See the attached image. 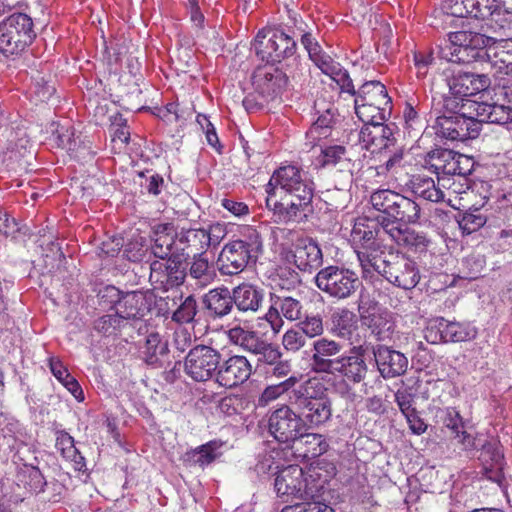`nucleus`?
<instances>
[{
	"instance_id": "f257e3e1",
	"label": "nucleus",
	"mask_w": 512,
	"mask_h": 512,
	"mask_svg": "<svg viewBox=\"0 0 512 512\" xmlns=\"http://www.w3.org/2000/svg\"><path fill=\"white\" fill-rule=\"evenodd\" d=\"M315 183L295 165L275 170L267 184L266 205L281 222H302L313 212Z\"/></svg>"
},
{
	"instance_id": "f03ea898",
	"label": "nucleus",
	"mask_w": 512,
	"mask_h": 512,
	"mask_svg": "<svg viewBox=\"0 0 512 512\" xmlns=\"http://www.w3.org/2000/svg\"><path fill=\"white\" fill-rule=\"evenodd\" d=\"M209 248L206 229H182L175 232L171 224L155 227L151 252L156 258H165L172 253L184 256H200Z\"/></svg>"
},
{
	"instance_id": "7ed1b4c3",
	"label": "nucleus",
	"mask_w": 512,
	"mask_h": 512,
	"mask_svg": "<svg viewBox=\"0 0 512 512\" xmlns=\"http://www.w3.org/2000/svg\"><path fill=\"white\" fill-rule=\"evenodd\" d=\"M262 248L259 232L252 227H245L239 239L223 247L217 261L220 273L226 276L241 273L250 263L256 262Z\"/></svg>"
},
{
	"instance_id": "20e7f679",
	"label": "nucleus",
	"mask_w": 512,
	"mask_h": 512,
	"mask_svg": "<svg viewBox=\"0 0 512 512\" xmlns=\"http://www.w3.org/2000/svg\"><path fill=\"white\" fill-rule=\"evenodd\" d=\"M489 38L472 31H456L448 34L445 47H441V57L450 62L472 63L483 61L488 56L486 46Z\"/></svg>"
},
{
	"instance_id": "39448f33",
	"label": "nucleus",
	"mask_w": 512,
	"mask_h": 512,
	"mask_svg": "<svg viewBox=\"0 0 512 512\" xmlns=\"http://www.w3.org/2000/svg\"><path fill=\"white\" fill-rule=\"evenodd\" d=\"M451 98H443L436 101L433 99L431 117H434V128L441 137L449 140L465 141L469 139L466 131V115L464 104Z\"/></svg>"
},
{
	"instance_id": "423d86ee",
	"label": "nucleus",
	"mask_w": 512,
	"mask_h": 512,
	"mask_svg": "<svg viewBox=\"0 0 512 512\" xmlns=\"http://www.w3.org/2000/svg\"><path fill=\"white\" fill-rule=\"evenodd\" d=\"M323 476L321 469L310 468L306 473L298 465H289L277 473L274 487L278 497L288 501V497L301 500L309 491L318 489L315 484Z\"/></svg>"
},
{
	"instance_id": "0eeeda50",
	"label": "nucleus",
	"mask_w": 512,
	"mask_h": 512,
	"mask_svg": "<svg viewBox=\"0 0 512 512\" xmlns=\"http://www.w3.org/2000/svg\"><path fill=\"white\" fill-rule=\"evenodd\" d=\"M33 37L32 19L24 13H14L0 23V52L7 56L19 54Z\"/></svg>"
},
{
	"instance_id": "6e6552de",
	"label": "nucleus",
	"mask_w": 512,
	"mask_h": 512,
	"mask_svg": "<svg viewBox=\"0 0 512 512\" xmlns=\"http://www.w3.org/2000/svg\"><path fill=\"white\" fill-rule=\"evenodd\" d=\"M358 312L362 326L366 327L377 341L392 339L396 328L392 312L380 307L374 300L364 297L359 301Z\"/></svg>"
},
{
	"instance_id": "1a4fd4ad",
	"label": "nucleus",
	"mask_w": 512,
	"mask_h": 512,
	"mask_svg": "<svg viewBox=\"0 0 512 512\" xmlns=\"http://www.w3.org/2000/svg\"><path fill=\"white\" fill-rule=\"evenodd\" d=\"M315 282L321 291L338 300L349 298L360 284L353 271L333 265L321 269Z\"/></svg>"
},
{
	"instance_id": "9d476101",
	"label": "nucleus",
	"mask_w": 512,
	"mask_h": 512,
	"mask_svg": "<svg viewBox=\"0 0 512 512\" xmlns=\"http://www.w3.org/2000/svg\"><path fill=\"white\" fill-rule=\"evenodd\" d=\"M220 352L207 345H196L191 348L185 357L184 369L193 380L205 382L214 379L216 382Z\"/></svg>"
},
{
	"instance_id": "9b49d317",
	"label": "nucleus",
	"mask_w": 512,
	"mask_h": 512,
	"mask_svg": "<svg viewBox=\"0 0 512 512\" xmlns=\"http://www.w3.org/2000/svg\"><path fill=\"white\" fill-rule=\"evenodd\" d=\"M476 334L475 328L442 317L430 320L424 331L426 341L431 344L468 341L474 339Z\"/></svg>"
},
{
	"instance_id": "f8f14e48",
	"label": "nucleus",
	"mask_w": 512,
	"mask_h": 512,
	"mask_svg": "<svg viewBox=\"0 0 512 512\" xmlns=\"http://www.w3.org/2000/svg\"><path fill=\"white\" fill-rule=\"evenodd\" d=\"M268 427L270 434L281 443L298 440L301 431L304 430L302 418L287 405H283L271 413Z\"/></svg>"
},
{
	"instance_id": "ddd939ff",
	"label": "nucleus",
	"mask_w": 512,
	"mask_h": 512,
	"mask_svg": "<svg viewBox=\"0 0 512 512\" xmlns=\"http://www.w3.org/2000/svg\"><path fill=\"white\" fill-rule=\"evenodd\" d=\"M381 275L393 285L405 290L414 288L420 280L416 263L400 253H389V259Z\"/></svg>"
},
{
	"instance_id": "4468645a",
	"label": "nucleus",
	"mask_w": 512,
	"mask_h": 512,
	"mask_svg": "<svg viewBox=\"0 0 512 512\" xmlns=\"http://www.w3.org/2000/svg\"><path fill=\"white\" fill-rule=\"evenodd\" d=\"M150 265V280L164 290L183 284L186 274L182 269L183 257L172 253L165 258H158Z\"/></svg>"
},
{
	"instance_id": "2eb2a0df",
	"label": "nucleus",
	"mask_w": 512,
	"mask_h": 512,
	"mask_svg": "<svg viewBox=\"0 0 512 512\" xmlns=\"http://www.w3.org/2000/svg\"><path fill=\"white\" fill-rule=\"evenodd\" d=\"M343 349L341 343L321 337L312 344L311 369L316 373L335 374L336 365L339 362Z\"/></svg>"
},
{
	"instance_id": "dca6fc26",
	"label": "nucleus",
	"mask_w": 512,
	"mask_h": 512,
	"mask_svg": "<svg viewBox=\"0 0 512 512\" xmlns=\"http://www.w3.org/2000/svg\"><path fill=\"white\" fill-rule=\"evenodd\" d=\"M285 260L301 271L318 269L323 263V255L318 244L311 238H299L293 248L285 253Z\"/></svg>"
},
{
	"instance_id": "f3484780",
	"label": "nucleus",
	"mask_w": 512,
	"mask_h": 512,
	"mask_svg": "<svg viewBox=\"0 0 512 512\" xmlns=\"http://www.w3.org/2000/svg\"><path fill=\"white\" fill-rule=\"evenodd\" d=\"M447 85L451 95L450 98L463 104V102L472 101L468 97L485 91L490 85V80L484 74L477 75L459 72L448 78Z\"/></svg>"
},
{
	"instance_id": "a211bd4d",
	"label": "nucleus",
	"mask_w": 512,
	"mask_h": 512,
	"mask_svg": "<svg viewBox=\"0 0 512 512\" xmlns=\"http://www.w3.org/2000/svg\"><path fill=\"white\" fill-rule=\"evenodd\" d=\"M251 374L252 365L248 359L242 355H233L219 362L216 383L224 388H234L247 381Z\"/></svg>"
},
{
	"instance_id": "6ab92c4d",
	"label": "nucleus",
	"mask_w": 512,
	"mask_h": 512,
	"mask_svg": "<svg viewBox=\"0 0 512 512\" xmlns=\"http://www.w3.org/2000/svg\"><path fill=\"white\" fill-rule=\"evenodd\" d=\"M372 353L383 378H395L407 371L408 359L403 353L382 344L373 346Z\"/></svg>"
},
{
	"instance_id": "aec40b11",
	"label": "nucleus",
	"mask_w": 512,
	"mask_h": 512,
	"mask_svg": "<svg viewBox=\"0 0 512 512\" xmlns=\"http://www.w3.org/2000/svg\"><path fill=\"white\" fill-rule=\"evenodd\" d=\"M463 157L448 149H435L427 154L424 166L439 177L449 178L464 175L466 171L460 166Z\"/></svg>"
},
{
	"instance_id": "412c9836",
	"label": "nucleus",
	"mask_w": 512,
	"mask_h": 512,
	"mask_svg": "<svg viewBox=\"0 0 512 512\" xmlns=\"http://www.w3.org/2000/svg\"><path fill=\"white\" fill-rule=\"evenodd\" d=\"M479 460L482 464V474L486 479L504 487L505 476L503 473V453L500 444L496 440L482 444Z\"/></svg>"
},
{
	"instance_id": "4be33fe9",
	"label": "nucleus",
	"mask_w": 512,
	"mask_h": 512,
	"mask_svg": "<svg viewBox=\"0 0 512 512\" xmlns=\"http://www.w3.org/2000/svg\"><path fill=\"white\" fill-rule=\"evenodd\" d=\"M358 138L362 147L372 153L386 152L396 143L392 129L384 123L364 125L358 133Z\"/></svg>"
},
{
	"instance_id": "5701e85b",
	"label": "nucleus",
	"mask_w": 512,
	"mask_h": 512,
	"mask_svg": "<svg viewBox=\"0 0 512 512\" xmlns=\"http://www.w3.org/2000/svg\"><path fill=\"white\" fill-rule=\"evenodd\" d=\"M363 346H353L349 355H341L335 373H339L349 382L360 383L366 377L368 366L364 359Z\"/></svg>"
},
{
	"instance_id": "b1692460",
	"label": "nucleus",
	"mask_w": 512,
	"mask_h": 512,
	"mask_svg": "<svg viewBox=\"0 0 512 512\" xmlns=\"http://www.w3.org/2000/svg\"><path fill=\"white\" fill-rule=\"evenodd\" d=\"M463 108L472 110L471 114L476 115L478 120L485 123L504 125L512 121V108L505 103L468 101Z\"/></svg>"
},
{
	"instance_id": "393cba45",
	"label": "nucleus",
	"mask_w": 512,
	"mask_h": 512,
	"mask_svg": "<svg viewBox=\"0 0 512 512\" xmlns=\"http://www.w3.org/2000/svg\"><path fill=\"white\" fill-rule=\"evenodd\" d=\"M287 83V76L273 66L258 68L253 75V84L256 90L266 97L278 95L285 89Z\"/></svg>"
},
{
	"instance_id": "a878e982",
	"label": "nucleus",
	"mask_w": 512,
	"mask_h": 512,
	"mask_svg": "<svg viewBox=\"0 0 512 512\" xmlns=\"http://www.w3.org/2000/svg\"><path fill=\"white\" fill-rule=\"evenodd\" d=\"M450 179L445 177L437 178V183L431 177L425 175L413 176L410 180L411 191L418 197L430 201L441 202L445 198L443 189L448 188Z\"/></svg>"
},
{
	"instance_id": "bb28decb",
	"label": "nucleus",
	"mask_w": 512,
	"mask_h": 512,
	"mask_svg": "<svg viewBox=\"0 0 512 512\" xmlns=\"http://www.w3.org/2000/svg\"><path fill=\"white\" fill-rule=\"evenodd\" d=\"M383 241L379 240L371 246L361 247V250L356 253L364 278L373 277L374 272L381 274L386 267L389 255L384 256L385 246L382 243Z\"/></svg>"
},
{
	"instance_id": "cd10ccee",
	"label": "nucleus",
	"mask_w": 512,
	"mask_h": 512,
	"mask_svg": "<svg viewBox=\"0 0 512 512\" xmlns=\"http://www.w3.org/2000/svg\"><path fill=\"white\" fill-rule=\"evenodd\" d=\"M326 399H330L327 394V388L323 380L316 376L310 377L297 388L293 389L290 395V402L294 406Z\"/></svg>"
},
{
	"instance_id": "c85d7f7f",
	"label": "nucleus",
	"mask_w": 512,
	"mask_h": 512,
	"mask_svg": "<svg viewBox=\"0 0 512 512\" xmlns=\"http://www.w3.org/2000/svg\"><path fill=\"white\" fill-rule=\"evenodd\" d=\"M203 304L210 317L213 319L223 318L234 307L232 292L223 286L211 289L204 295Z\"/></svg>"
},
{
	"instance_id": "c756f323",
	"label": "nucleus",
	"mask_w": 512,
	"mask_h": 512,
	"mask_svg": "<svg viewBox=\"0 0 512 512\" xmlns=\"http://www.w3.org/2000/svg\"><path fill=\"white\" fill-rule=\"evenodd\" d=\"M234 305L242 312H256L262 306L264 292L252 284H240L232 290Z\"/></svg>"
},
{
	"instance_id": "7c9ffc66",
	"label": "nucleus",
	"mask_w": 512,
	"mask_h": 512,
	"mask_svg": "<svg viewBox=\"0 0 512 512\" xmlns=\"http://www.w3.org/2000/svg\"><path fill=\"white\" fill-rule=\"evenodd\" d=\"M147 310L146 299L141 292L126 293L115 304V311L123 323L142 318Z\"/></svg>"
},
{
	"instance_id": "2f4dec72",
	"label": "nucleus",
	"mask_w": 512,
	"mask_h": 512,
	"mask_svg": "<svg viewBox=\"0 0 512 512\" xmlns=\"http://www.w3.org/2000/svg\"><path fill=\"white\" fill-rule=\"evenodd\" d=\"M381 232H385L387 237L398 245L421 248L426 247L428 244V240L424 234L407 227L403 228L400 224L395 222L384 221L383 230Z\"/></svg>"
},
{
	"instance_id": "473e14b6",
	"label": "nucleus",
	"mask_w": 512,
	"mask_h": 512,
	"mask_svg": "<svg viewBox=\"0 0 512 512\" xmlns=\"http://www.w3.org/2000/svg\"><path fill=\"white\" fill-rule=\"evenodd\" d=\"M295 407L299 411L302 423L304 425L308 424L311 427H318L326 423L332 416V402L330 399Z\"/></svg>"
},
{
	"instance_id": "72a5a7b5",
	"label": "nucleus",
	"mask_w": 512,
	"mask_h": 512,
	"mask_svg": "<svg viewBox=\"0 0 512 512\" xmlns=\"http://www.w3.org/2000/svg\"><path fill=\"white\" fill-rule=\"evenodd\" d=\"M315 486L318 488L316 491H310V495H305L301 501L306 512H335L329 504L331 492L327 480V476L323 475Z\"/></svg>"
},
{
	"instance_id": "f704fd0d",
	"label": "nucleus",
	"mask_w": 512,
	"mask_h": 512,
	"mask_svg": "<svg viewBox=\"0 0 512 512\" xmlns=\"http://www.w3.org/2000/svg\"><path fill=\"white\" fill-rule=\"evenodd\" d=\"M383 230V222H380V227L373 230L366 219H358L351 231V241L356 253L361 250V247L371 246L379 240H385L387 234L381 232Z\"/></svg>"
},
{
	"instance_id": "c9c22d12",
	"label": "nucleus",
	"mask_w": 512,
	"mask_h": 512,
	"mask_svg": "<svg viewBox=\"0 0 512 512\" xmlns=\"http://www.w3.org/2000/svg\"><path fill=\"white\" fill-rule=\"evenodd\" d=\"M420 212V206L414 200L399 193L389 219L383 218L381 222L415 224L420 218Z\"/></svg>"
},
{
	"instance_id": "e433bc0d",
	"label": "nucleus",
	"mask_w": 512,
	"mask_h": 512,
	"mask_svg": "<svg viewBox=\"0 0 512 512\" xmlns=\"http://www.w3.org/2000/svg\"><path fill=\"white\" fill-rule=\"evenodd\" d=\"M330 321L331 332L343 339H350L358 329L356 314L348 308L335 309L331 314Z\"/></svg>"
},
{
	"instance_id": "4c0bfd02",
	"label": "nucleus",
	"mask_w": 512,
	"mask_h": 512,
	"mask_svg": "<svg viewBox=\"0 0 512 512\" xmlns=\"http://www.w3.org/2000/svg\"><path fill=\"white\" fill-rule=\"evenodd\" d=\"M353 95H356L355 103H373L383 106L391 104L386 87L375 80L365 82Z\"/></svg>"
},
{
	"instance_id": "58836bf2",
	"label": "nucleus",
	"mask_w": 512,
	"mask_h": 512,
	"mask_svg": "<svg viewBox=\"0 0 512 512\" xmlns=\"http://www.w3.org/2000/svg\"><path fill=\"white\" fill-rule=\"evenodd\" d=\"M168 343L156 332L148 334L142 347V355L149 365H162L163 359L168 354Z\"/></svg>"
},
{
	"instance_id": "ea45409f",
	"label": "nucleus",
	"mask_w": 512,
	"mask_h": 512,
	"mask_svg": "<svg viewBox=\"0 0 512 512\" xmlns=\"http://www.w3.org/2000/svg\"><path fill=\"white\" fill-rule=\"evenodd\" d=\"M227 336L233 344L252 354H255L266 341L257 332L244 329L239 325L230 328Z\"/></svg>"
},
{
	"instance_id": "a19ab883",
	"label": "nucleus",
	"mask_w": 512,
	"mask_h": 512,
	"mask_svg": "<svg viewBox=\"0 0 512 512\" xmlns=\"http://www.w3.org/2000/svg\"><path fill=\"white\" fill-rule=\"evenodd\" d=\"M317 66L324 74L328 75L333 81H335L342 91L350 94L355 93L354 86L348 72L339 63L334 62L326 56L318 62Z\"/></svg>"
},
{
	"instance_id": "79ce46f5",
	"label": "nucleus",
	"mask_w": 512,
	"mask_h": 512,
	"mask_svg": "<svg viewBox=\"0 0 512 512\" xmlns=\"http://www.w3.org/2000/svg\"><path fill=\"white\" fill-rule=\"evenodd\" d=\"M392 106L373 104V103H355V112L364 125L382 124L390 116Z\"/></svg>"
},
{
	"instance_id": "37998d69",
	"label": "nucleus",
	"mask_w": 512,
	"mask_h": 512,
	"mask_svg": "<svg viewBox=\"0 0 512 512\" xmlns=\"http://www.w3.org/2000/svg\"><path fill=\"white\" fill-rule=\"evenodd\" d=\"M189 276L197 281L198 286L206 287L213 282L216 274L210 266L208 259L204 255H200L193 256Z\"/></svg>"
},
{
	"instance_id": "c03bdc74",
	"label": "nucleus",
	"mask_w": 512,
	"mask_h": 512,
	"mask_svg": "<svg viewBox=\"0 0 512 512\" xmlns=\"http://www.w3.org/2000/svg\"><path fill=\"white\" fill-rule=\"evenodd\" d=\"M52 134L58 147L65 149L69 153H78L80 149V137L75 136L73 127L65 124H57L55 130H52Z\"/></svg>"
},
{
	"instance_id": "a18cd8bd",
	"label": "nucleus",
	"mask_w": 512,
	"mask_h": 512,
	"mask_svg": "<svg viewBox=\"0 0 512 512\" xmlns=\"http://www.w3.org/2000/svg\"><path fill=\"white\" fill-rule=\"evenodd\" d=\"M256 55L263 61L276 62V47L274 44L273 31H259L253 43Z\"/></svg>"
},
{
	"instance_id": "49530a36",
	"label": "nucleus",
	"mask_w": 512,
	"mask_h": 512,
	"mask_svg": "<svg viewBox=\"0 0 512 512\" xmlns=\"http://www.w3.org/2000/svg\"><path fill=\"white\" fill-rule=\"evenodd\" d=\"M399 193L390 189H379L370 195V204L372 207L382 212L389 219L391 212L394 208V204L398 200Z\"/></svg>"
},
{
	"instance_id": "de8ad7c7",
	"label": "nucleus",
	"mask_w": 512,
	"mask_h": 512,
	"mask_svg": "<svg viewBox=\"0 0 512 512\" xmlns=\"http://www.w3.org/2000/svg\"><path fill=\"white\" fill-rule=\"evenodd\" d=\"M272 296L283 317L290 321L301 319L303 306L298 299L278 294H272Z\"/></svg>"
},
{
	"instance_id": "09e8293b",
	"label": "nucleus",
	"mask_w": 512,
	"mask_h": 512,
	"mask_svg": "<svg viewBox=\"0 0 512 512\" xmlns=\"http://www.w3.org/2000/svg\"><path fill=\"white\" fill-rule=\"evenodd\" d=\"M297 441L300 445L306 447V456L318 457L328 449V443L321 434L303 433V431H301V435H299Z\"/></svg>"
},
{
	"instance_id": "8fccbe9b",
	"label": "nucleus",
	"mask_w": 512,
	"mask_h": 512,
	"mask_svg": "<svg viewBox=\"0 0 512 512\" xmlns=\"http://www.w3.org/2000/svg\"><path fill=\"white\" fill-rule=\"evenodd\" d=\"M297 382L298 378L296 376H290L280 383L267 386L259 398V403L261 405H267L269 402L278 399L293 388Z\"/></svg>"
},
{
	"instance_id": "3c124183",
	"label": "nucleus",
	"mask_w": 512,
	"mask_h": 512,
	"mask_svg": "<svg viewBox=\"0 0 512 512\" xmlns=\"http://www.w3.org/2000/svg\"><path fill=\"white\" fill-rule=\"evenodd\" d=\"M506 51L495 53L493 58L488 54L484 60L486 65L490 67L494 77L501 75H509L512 73V60Z\"/></svg>"
},
{
	"instance_id": "603ef678",
	"label": "nucleus",
	"mask_w": 512,
	"mask_h": 512,
	"mask_svg": "<svg viewBox=\"0 0 512 512\" xmlns=\"http://www.w3.org/2000/svg\"><path fill=\"white\" fill-rule=\"evenodd\" d=\"M221 447L222 443L218 441H210L209 443L200 446L193 452L194 461L200 466L210 464L221 456Z\"/></svg>"
},
{
	"instance_id": "864d4df0",
	"label": "nucleus",
	"mask_w": 512,
	"mask_h": 512,
	"mask_svg": "<svg viewBox=\"0 0 512 512\" xmlns=\"http://www.w3.org/2000/svg\"><path fill=\"white\" fill-rule=\"evenodd\" d=\"M274 44L276 47L275 58L276 62H280L282 59L292 56L296 49V42L289 35L282 31H273Z\"/></svg>"
},
{
	"instance_id": "5fc2aeb1",
	"label": "nucleus",
	"mask_w": 512,
	"mask_h": 512,
	"mask_svg": "<svg viewBox=\"0 0 512 512\" xmlns=\"http://www.w3.org/2000/svg\"><path fill=\"white\" fill-rule=\"evenodd\" d=\"M301 280L299 274L288 268H279L273 278L274 289L291 291L295 289Z\"/></svg>"
},
{
	"instance_id": "6e6d98bb",
	"label": "nucleus",
	"mask_w": 512,
	"mask_h": 512,
	"mask_svg": "<svg viewBox=\"0 0 512 512\" xmlns=\"http://www.w3.org/2000/svg\"><path fill=\"white\" fill-rule=\"evenodd\" d=\"M487 219L478 209L464 213L458 220L459 228L464 234H471L486 223Z\"/></svg>"
},
{
	"instance_id": "4d7b16f0",
	"label": "nucleus",
	"mask_w": 512,
	"mask_h": 512,
	"mask_svg": "<svg viewBox=\"0 0 512 512\" xmlns=\"http://www.w3.org/2000/svg\"><path fill=\"white\" fill-rule=\"evenodd\" d=\"M346 160V149L343 146H329L321 150L317 161L321 167L335 166L336 164Z\"/></svg>"
},
{
	"instance_id": "13d9d810",
	"label": "nucleus",
	"mask_w": 512,
	"mask_h": 512,
	"mask_svg": "<svg viewBox=\"0 0 512 512\" xmlns=\"http://www.w3.org/2000/svg\"><path fill=\"white\" fill-rule=\"evenodd\" d=\"M197 314V302L193 296H188L172 315V320L178 323H190Z\"/></svg>"
},
{
	"instance_id": "bf43d9fd",
	"label": "nucleus",
	"mask_w": 512,
	"mask_h": 512,
	"mask_svg": "<svg viewBox=\"0 0 512 512\" xmlns=\"http://www.w3.org/2000/svg\"><path fill=\"white\" fill-rule=\"evenodd\" d=\"M475 11L474 18L489 19L500 14L502 8L501 0H474Z\"/></svg>"
},
{
	"instance_id": "052dcab7",
	"label": "nucleus",
	"mask_w": 512,
	"mask_h": 512,
	"mask_svg": "<svg viewBox=\"0 0 512 512\" xmlns=\"http://www.w3.org/2000/svg\"><path fill=\"white\" fill-rule=\"evenodd\" d=\"M333 124V116L327 110V114L321 115L312 124L308 131V135L313 139L327 138L330 135V129Z\"/></svg>"
},
{
	"instance_id": "680f3d73",
	"label": "nucleus",
	"mask_w": 512,
	"mask_h": 512,
	"mask_svg": "<svg viewBox=\"0 0 512 512\" xmlns=\"http://www.w3.org/2000/svg\"><path fill=\"white\" fill-rule=\"evenodd\" d=\"M299 328L309 338L321 336L324 332L323 319L320 315H308L299 323Z\"/></svg>"
},
{
	"instance_id": "e2e57ef3",
	"label": "nucleus",
	"mask_w": 512,
	"mask_h": 512,
	"mask_svg": "<svg viewBox=\"0 0 512 512\" xmlns=\"http://www.w3.org/2000/svg\"><path fill=\"white\" fill-rule=\"evenodd\" d=\"M257 357V365H268L275 364L282 356L279 348L267 341L259 348L254 354Z\"/></svg>"
},
{
	"instance_id": "0e129e2a",
	"label": "nucleus",
	"mask_w": 512,
	"mask_h": 512,
	"mask_svg": "<svg viewBox=\"0 0 512 512\" xmlns=\"http://www.w3.org/2000/svg\"><path fill=\"white\" fill-rule=\"evenodd\" d=\"M123 324L122 319H120L115 311V314H107L97 319L95 322V329L105 335H111L121 328Z\"/></svg>"
},
{
	"instance_id": "69168bd1",
	"label": "nucleus",
	"mask_w": 512,
	"mask_h": 512,
	"mask_svg": "<svg viewBox=\"0 0 512 512\" xmlns=\"http://www.w3.org/2000/svg\"><path fill=\"white\" fill-rule=\"evenodd\" d=\"M385 153L389 154L388 159L383 165L377 167L378 174L395 172L398 168L401 167L403 151L400 147L395 145L394 147H391L390 150H386Z\"/></svg>"
},
{
	"instance_id": "338daca9",
	"label": "nucleus",
	"mask_w": 512,
	"mask_h": 512,
	"mask_svg": "<svg viewBox=\"0 0 512 512\" xmlns=\"http://www.w3.org/2000/svg\"><path fill=\"white\" fill-rule=\"evenodd\" d=\"M56 445L62 451V455L65 458L70 459L75 463H79L78 459H83L74 445L73 437H71L69 434L64 433L61 436H59L57 438Z\"/></svg>"
},
{
	"instance_id": "774afa93",
	"label": "nucleus",
	"mask_w": 512,
	"mask_h": 512,
	"mask_svg": "<svg viewBox=\"0 0 512 512\" xmlns=\"http://www.w3.org/2000/svg\"><path fill=\"white\" fill-rule=\"evenodd\" d=\"M305 335L300 330H287L282 337V344L287 351L296 352L305 345Z\"/></svg>"
}]
</instances>
